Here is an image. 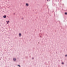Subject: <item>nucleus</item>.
I'll return each mask as SVG.
<instances>
[{"label": "nucleus", "mask_w": 67, "mask_h": 67, "mask_svg": "<svg viewBox=\"0 0 67 67\" xmlns=\"http://www.w3.org/2000/svg\"><path fill=\"white\" fill-rule=\"evenodd\" d=\"M4 18H6L7 17V16L6 15H4L3 16Z\"/></svg>", "instance_id": "obj_1"}, {"label": "nucleus", "mask_w": 67, "mask_h": 67, "mask_svg": "<svg viewBox=\"0 0 67 67\" xmlns=\"http://www.w3.org/2000/svg\"><path fill=\"white\" fill-rule=\"evenodd\" d=\"M13 60L14 61H16V59L14 58L13 59Z\"/></svg>", "instance_id": "obj_2"}, {"label": "nucleus", "mask_w": 67, "mask_h": 67, "mask_svg": "<svg viewBox=\"0 0 67 67\" xmlns=\"http://www.w3.org/2000/svg\"><path fill=\"white\" fill-rule=\"evenodd\" d=\"M9 21H6V22L7 23V24H8V23H9Z\"/></svg>", "instance_id": "obj_3"}, {"label": "nucleus", "mask_w": 67, "mask_h": 67, "mask_svg": "<svg viewBox=\"0 0 67 67\" xmlns=\"http://www.w3.org/2000/svg\"><path fill=\"white\" fill-rule=\"evenodd\" d=\"M26 6H29V4L27 3H26Z\"/></svg>", "instance_id": "obj_4"}, {"label": "nucleus", "mask_w": 67, "mask_h": 67, "mask_svg": "<svg viewBox=\"0 0 67 67\" xmlns=\"http://www.w3.org/2000/svg\"><path fill=\"white\" fill-rule=\"evenodd\" d=\"M19 36H21V34L20 33L19 34Z\"/></svg>", "instance_id": "obj_5"}, {"label": "nucleus", "mask_w": 67, "mask_h": 67, "mask_svg": "<svg viewBox=\"0 0 67 67\" xmlns=\"http://www.w3.org/2000/svg\"><path fill=\"white\" fill-rule=\"evenodd\" d=\"M65 14L67 15V13H65Z\"/></svg>", "instance_id": "obj_6"}, {"label": "nucleus", "mask_w": 67, "mask_h": 67, "mask_svg": "<svg viewBox=\"0 0 67 67\" xmlns=\"http://www.w3.org/2000/svg\"><path fill=\"white\" fill-rule=\"evenodd\" d=\"M18 66H19V67H20V65H18Z\"/></svg>", "instance_id": "obj_7"}, {"label": "nucleus", "mask_w": 67, "mask_h": 67, "mask_svg": "<svg viewBox=\"0 0 67 67\" xmlns=\"http://www.w3.org/2000/svg\"><path fill=\"white\" fill-rule=\"evenodd\" d=\"M67 55H65V57H67Z\"/></svg>", "instance_id": "obj_8"}, {"label": "nucleus", "mask_w": 67, "mask_h": 67, "mask_svg": "<svg viewBox=\"0 0 67 67\" xmlns=\"http://www.w3.org/2000/svg\"><path fill=\"white\" fill-rule=\"evenodd\" d=\"M62 64H64V63H62Z\"/></svg>", "instance_id": "obj_9"}]
</instances>
